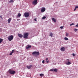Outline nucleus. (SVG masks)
<instances>
[{
  "label": "nucleus",
  "mask_w": 78,
  "mask_h": 78,
  "mask_svg": "<svg viewBox=\"0 0 78 78\" xmlns=\"http://www.w3.org/2000/svg\"><path fill=\"white\" fill-rule=\"evenodd\" d=\"M9 73L11 74V75H14L16 73V71L13 70L12 69H10L9 70Z\"/></svg>",
  "instance_id": "nucleus-1"
},
{
  "label": "nucleus",
  "mask_w": 78,
  "mask_h": 78,
  "mask_svg": "<svg viewBox=\"0 0 78 78\" xmlns=\"http://www.w3.org/2000/svg\"><path fill=\"white\" fill-rule=\"evenodd\" d=\"M29 35V33H28V32L24 33L23 35V38L24 39H28V37Z\"/></svg>",
  "instance_id": "nucleus-2"
},
{
  "label": "nucleus",
  "mask_w": 78,
  "mask_h": 78,
  "mask_svg": "<svg viewBox=\"0 0 78 78\" xmlns=\"http://www.w3.org/2000/svg\"><path fill=\"white\" fill-rule=\"evenodd\" d=\"M30 16V13L28 12H26L24 13V16L25 17H28Z\"/></svg>",
  "instance_id": "nucleus-3"
},
{
  "label": "nucleus",
  "mask_w": 78,
  "mask_h": 78,
  "mask_svg": "<svg viewBox=\"0 0 78 78\" xmlns=\"http://www.w3.org/2000/svg\"><path fill=\"white\" fill-rule=\"evenodd\" d=\"M8 39L9 41H11L13 39V36L10 35L8 37Z\"/></svg>",
  "instance_id": "nucleus-4"
},
{
  "label": "nucleus",
  "mask_w": 78,
  "mask_h": 78,
  "mask_svg": "<svg viewBox=\"0 0 78 78\" xmlns=\"http://www.w3.org/2000/svg\"><path fill=\"white\" fill-rule=\"evenodd\" d=\"M37 2V0H34L32 2V4L34 5H36Z\"/></svg>",
  "instance_id": "nucleus-5"
},
{
  "label": "nucleus",
  "mask_w": 78,
  "mask_h": 78,
  "mask_svg": "<svg viewBox=\"0 0 78 78\" xmlns=\"http://www.w3.org/2000/svg\"><path fill=\"white\" fill-rule=\"evenodd\" d=\"M32 55H39V52L37 51H34L32 53Z\"/></svg>",
  "instance_id": "nucleus-6"
},
{
  "label": "nucleus",
  "mask_w": 78,
  "mask_h": 78,
  "mask_svg": "<svg viewBox=\"0 0 78 78\" xmlns=\"http://www.w3.org/2000/svg\"><path fill=\"white\" fill-rule=\"evenodd\" d=\"M31 45H27L26 47V49H27V50H28V49L31 48Z\"/></svg>",
  "instance_id": "nucleus-7"
},
{
  "label": "nucleus",
  "mask_w": 78,
  "mask_h": 78,
  "mask_svg": "<svg viewBox=\"0 0 78 78\" xmlns=\"http://www.w3.org/2000/svg\"><path fill=\"white\" fill-rule=\"evenodd\" d=\"M45 8L44 7H43L41 8V12H44L45 11Z\"/></svg>",
  "instance_id": "nucleus-8"
},
{
  "label": "nucleus",
  "mask_w": 78,
  "mask_h": 78,
  "mask_svg": "<svg viewBox=\"0 0 78 78\" xmlns=\"http://www.w3.org/2000/svg\"><path fill=\"white\" fill-rule=\"evenodd\" d=\"M12 19L11 18H9V19L8 20V23H10Z\"/></svg>",
  "instance_id": "nucleus-9"
},
{
  "label": "nucleus",
  "mask_w": 78,
  "mask_h": 78,
  "mask_svg": "<svg viewBox=\"0 0 78 78\" xmlns=\"http://www.w3.org/2000/svg\"><path fill=\"white\" fill-rule=\"evenodd\" d=\"M18 36L19 37H20V38H22V37H23V35L22 34H18Z\"/></svg>",
  "instance_id": "nucleus-10"
},
{
  "label": "nucleus",
  "mask_w": 78,
  "mask_h": 78,
  "mask_svg": "<svg viewBox=\"0 0 78 78\" xmlns=\"http://www.w3.org/2000/svg\"><path fill=\"white\" fill-rule=\"evenodd\" d=\"M60 50L62 51H65V48L64 47H62L61 48Z\"/></svg>",
  "instance_id": "nucleus-11"
},
{
  "label": "nucleus",
  "mask_w": 78,
  "mask_h": 78,
  "mask_svg": "<svg viewBox=\"0 0 78 78\" xmlns=\"http://www.w3.org/2000/svg\"><path fill=\"white\" fill-rule=\"evenodd\" d=\"M66 65H70L71 64V62H66Z\"/></svg>",
  "instance_id": "nucleus-12"
},
{
  "label": "nucleus",
  "mask_w": 78,
  "mask_h": 78,
  "mask_svg": "<svg viewBox=\"0 0 78 78\" xmlns=\"http://www.w3.org/2000/svg\"><path fill=\"white\" fill-rule=\"evenodd\" d=\"M66 65H70L71 64V62H66Z\"/></svg>",
  "instance_id": "nucleus-13"
},
{
  "label": "nucleus",
  "mask_w": 78,
  "mask_h": 78,
  "mask_svg": "<svg viewBox=\"0 0 78 78\" xmlns=\"http://www.w3.org/2000/svg\"><path fill=\"white\" fill-rule=\"evenodd\" d=\"M32 67H33V66L32 65H30L29 66H27V69H30Z\"/></svg>",
  "instance_id": "nucleus-14"
},
{
  "label": "nucleus",
  "mask_w": 78,
  "mask_h": 78,
  "mask_svg": "<svg viewBox=\"0 0 78 78\" xmlns=\"http://www.w3.org/2000/svg\"><path fill=\"white\" fill-rule=\"evenodd\" d=\"M52 20H53L54 22H56V20L54 18H52Z\"/></svg>",
  "instance_id": "nucleus-15"
},
{
  "label": "nucleus",
  "mask_w": 78,
  "mask_h": 78,
  "mask_svg": "<svg viewBox=\"0 0 78 78\" xmlns=\"http://www.w3.org/2000/svg\"><path fill=\"white\" fill-rule=\"evenodd\" d=\"M14 50H13L12 51V52H11L9 54L10 55H12V53H14Z\"/></svg>",
  "instance_id": "nucleus-16"
},
{
  "label": "nucleus",
  "mask_w": 78,
  "mask_h": 78,
  "mask_svg": "<svg viewBox=\"0 0 78 78\" xmlns=\"http://www.w3.org/2000/svg\"><path fill=\"white\" fill-rule=\"evenodd\" d=\"M14 2V0H10V1L9 2V3H11V2Z\"/></svg>",
  "instance_id": "nucleus-17"
},
{
  "label": "nucleus",
  "mask_w": 78,
  "mask_h": 78,
  "mask_svg": "<svg viewBox=\"0 0 78 78\" xmlns=\"http://www.w3.org/2000/svg\"><path fill=\"white\" fill-rule=\"evenodd\" d=\"M54 71L55 72H58V69H54Z\"/></svg>",
  "instance_id": "nucleus-18"
},
{
  "label": "nucleus",
  "mask_w": 78,
  "mask_h": 78,
  "mask_svg": "<svg viewBox=\"0 0 78 78\" xmlns=\"http://www.w3.org/2000/svg\"><path fill=\"white\" fill-rule=\"evenodd\" d=\"M50 36L52 37L53 36V33H50Z\"/></svg>",
  "instance_id": "nucleus-19"
},
{
  "label": "nucleus",
  "mask_w": 78,
  "mask_h": 78,
  "mask_svg": "<svg viewBox=\"0 0 78 78\" xmlns=\"http://www.w3.org/2000/svg\"><path fill=\"white\" fill-rule=\"evenodd\" d=\"M3 41V39L2 38H0V44H1L2 41Z\"/></svg>",
  "instance_id": "nucleus-20"
},
{
  "label": "nucleus",
  "mask_w": 78,
  "mask_h": 78,
  "mask_svg": "<svg viewBox=\"0 0 78 78\" xmlns=\"http://www.w3.org/2000/svg\"><path fill=\"white\" fill-rule=\"evenodd\" d=\"M21 14L20 13H18V14L17 16L18 17H20L21 16Z\"/></svg>",
  "instance_id": "nucleus-21"
},
{
  "label": "nucleus",
  "mask_w": 78,
  "mask_h": 78,
  "mask_svg": "<svg viewBox=\"0 0 78 78\" xmlns=\"http://www.w3.org/2000/svg\"><path fill=\"white\" fill-rule=\"evenodd\" d=\"M44 75L43 74H40V76H44Z\"/></svg>",
  "instance_id": "nucleus-22"
},
{
  "label": "nucleus",
  "mask_w": 78,
  "mask_h": 78,
  "mask_svg": "<svg viewBox=\"0 0 78 78\" xmlns=\"http://www.w3.org/2000/svg\"><path fill=\"white\" fill-rule=\"evenodd\" d=\"M66 36H67V37H68V36H69V33L67 32H66Z\"/></svg>",
  "instance_id": "nucleus-23"
},
{
  "label": "nucleus",
  "mask_w": 78,
  "mask_h": 78,
  "mask_svg": "<svg viewBox=\"0 0 78 78\" xmlns=\"http://www.w3.org/2000/svg\"><path fill=\"white\" fill-rule=\"evenodd\" d=\"M66 62H70V60L69 59H66Z\"/></svg>",
  "instance_id": "nucleus-24"
},
{
  "label": "nucleus",
  "mask_w": 78,
  "mask_h": 78,
  "mask_svg": "<svg viewBox=\"0 0 78 78\" xmlns=\"http://www.w3.org/2000/svg\"><path fill=\"white\" fill-rule=\"evenodd\" d=\"M78 31L77 29H74V31H75V32H76V31Z\"/></svg>",
  "instance_id": "nucleus-25"
},
{
  "label": "nucleus",
  "mask_w": 78,
  "mask_h": 78,
  "mask_svg": "<svg viewBox=\"0 0 78 78\" xmlns=\"http://www.w3.org/2000/svg\"><path fill=\"white\" fill-rule=\"evenodd\" d=\"M46 18V16H44L42 17V19H45Z\"/></svg>",
  "instance_id": "nucleus-26"
},
{
  "label": "nucleus",
  "mask_w": 78,
  "mask_h": 78,
  "mask_svg": "<svg viewBox=\"0 0 78 78\" xmlns=\"http://www.w3.org/2000/svg\"><path fill=\"white\" fill-rule=\"evenodd\" d=\"M64 39H65V40H68V38H67V37H65L64 38Z\"/></svg>",
  "instance_id": "nucleus-27"
},
{
  "label": "nucleus",
  "mask_w": 78,
  "mask_h": 78,
  "mask_svg": "<svg viewBox=\"0 0 78 78\" xmlns=\"http://www.w3.org/2000/svg\"><path fill=\"white\" fill-rule=\"evenodd\" d=\"M50 71H54V69H51L50 70Z\"/></svg>",
  "instance_id": "nucleus-28"
},
{
  "label": "nucleus",
  "mask_w": 78,
  "mask_h": 78,
  "mask_svg": "<svg viewBox=\"0 0 78 78\" xmlns=\"http://www.w3.org/2000/svg\"><path fill=\"white\" fill-rule=\"evenodd\" d=\"M60 28L61 29H62L63 28H64V27L63 26H61V27H60Z\"/></svg>",
  "instance_id": "nucleus-29"
},
{
  "label": "nucleus",
  "mask_w": 78,
  "mask_h": 78,
  "mask_svg": "<svg viewBox=\"0 0 78 78\" xmlns=\"http://www.w3.org/2000/svg\"><path fill=\"white\" fill-rule=\"evenodd\" d=\"M44 63H45V60H44L42 61V63H43V64H44Z\"/></svg>",
  "instance_id": "nucleus-30"
},
{
  "label": "nucleus",
  "mask_w": 78,
  "mask_h": 78,
  "mask_svg": "<svg viewBox=\"0 0 78 78\" xmlns=\"http://www.w3.org/2000/svg\"><path fill=\"white\" fill-rule=\"evenodd\" d=\"M74 25V23H72L71 24H70V26H72V25Z\"/></svg>",
  "instance_id": "nucleus-31"
},
{
  "label": "nucleus",
  "mask_w": 78,
  "mask_h": 78,
  "mask_svg": "<svg viewBox=\"0 0 78 78\" xmlns=\"http://www.w3.org/2000/svg\"><path fill=\"white\" fill-rule=\"evenodd\" d=\"M72 55H73V56H75V54H74V53H73L72 54Z\"/></svg>",
  "instance_id": "nucleus-32"
},
{
  "label": "nucleus",
  "mask_w": 78,
  "mask_h": 78,
  "mask_svg": "<svg viewBox=\"0 0 78 78\" xmlns=\"http://www.w3.org/2000/svg\"><path fill=\"white\" fill-rule=\"evenodd\" d=\"M48 58H46V61H47V60H48Z\"/></svg>",
  "instance_id": "nucleus-33"
},
{
  "label": "nucleus",
  "mask_w": 78,
  "mask_h": 78,
  "mask_svg": "<svg viewBox=\"0 0 78 78\" xmlns=\"http://www.w3.org/2000/svg\"><path fill=\"white\" fill-rule=\"evenodd\" d=\"M75 8H76V9L77 8H78V6H76Z\"/></svg>",
  "instance_id": "nucleus-34"
},
{
  "label": "nucleus",
  "mask_w": 78,
  "mask_h": 78,
  "mask_svg": "<svg viewBox=\"0 0 78 78\" xmlns=\"http://www.w3.org/2000/svg\"><path fill=\"white\" fill-rule=\"evenodd\" d=\"M46 62L47 63H48V62H49V61H46Z\"/></svg>",
  "instance_id": "nucleus-35"
},
{
  "label": "nucleus",
  "mask_w": 78,
  "mask_h": 78,
  "mask_svg": "<svg viewBox=\"0 0 78 78\" xmlns=\"http://www.w3.org/2000/svg\"><path fill=\"white\" fill-rule=\"evenodd\" d=\"M34 20H35V21H37V20H36V18L34 19Z\"/></svg>",
  "instance_id": "nucleus-36"
},
{
  "label": "nucleus",
  "mask_w": 78,
  "mask_h": 78,
  "mask_svg": "<svg viewBox=\"0 0 78 78\" xmlns=\"http://www.w3.org/2000/svg\"><path fill=\"white\" fill-rule=\"evenodd\" d=\"M75 27H78V24H77L76 25Z\"/></svg>",
  "instance_id": "nucleus-37"
},
{
  "label": "nucleus",
  "mask_w": 78,
  "mask_h": 78,
  "mask_svg": "<svg viewBox=\"0 0 78 78\" xmlns=\"http://www.w3.org/2000/svg\"><path fill=\"white\" fill-rule=\"evenodd\" d=\"M76 8L75 7V9L74 10V11H75V10H76Z\"/></svg>",
  "instance_id": "nucleus-38"
},
{
  "label": "nucleus",
  "mask_w": 78,
  "mask_h": 78,
  "mask_svg": "<svg viewBox=\"0 0 78 78\" xmlns=\"http://www.w3.org/2000/svg\"><path fill=\"white\" fill-rule=\"evenodd\" d=\"M2 17V16H0V17Z\"/></svg>",
  "instance_id": "nucleus-39"
},
{
  "label": "nucleus",
  "mask_w": 78,
  "mask_h": 78,
  "mask_svg": "<svg viewBox=\"0 0 78 78\" xmlns=\"http://www.w3.org/2000/svg\"><path fill=\"white\" fill-rule=\"evenodd\" d=\"M1 19H3V18H2V17H1Z\"/></svg>",
  "instance_id": "nucleus-40"
}]
</instances>
